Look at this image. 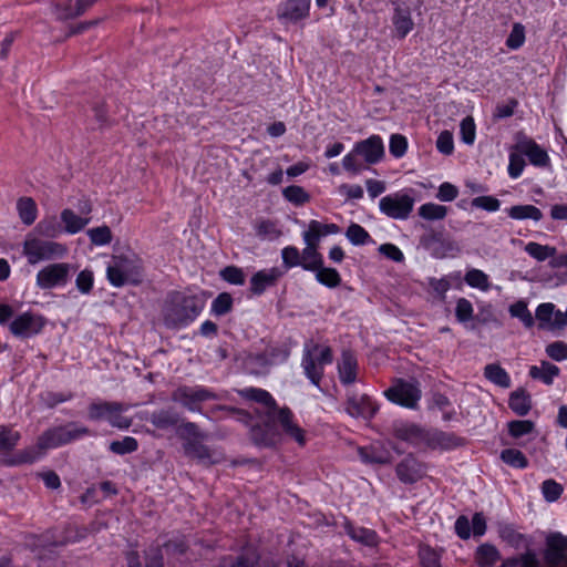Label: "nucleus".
<instances>
[{
  "label": "nucleus",
  "instance_id": "28",
  "mask_svg": "<svg viewBox=\"0 0 567 567\" xmlns=\"http://www.w3.org/2000/svg\"><path fill=\"white\" fill-rule=\"evenodd\" d=\"M239 394L245 399L252 400V401L261 404V406H262L261 413L266 414L267 416H269V414H271L272 412H275L278 409L275 400L272 399L270 393L267 392L266 390L257 389V388H248V389L240 390Z\"/></svg>",
  "mask_w": 567,
  "mask_h": 567
},
{
  "label": "nucleus",
  "instance_id": "38",
  "mask_svg": "<svg viewBox=\"0 0 567 567\" xmlns=\"http://www.w3.org/2000/svg\"><path fill=\"white\" fill-rule=\"evenodd\" d=\"M150 421L158 429L166 430L171 426H175L179 416L177 413L169 410H161L152 413Z\"/></svg>",
  "mask_w": 567,
  "mask_h": 567
},
{
  "label": "nucleus",
  "instance_id": "39",
  "mask_svg": "<svg viewBox=\"0 0 567 567\" xmlns=\"http://www.w3.org/2000/svg\"><path fill=\"white\" fill-rule=\"evenodd\" d=\"M419 216L425 220H442L447 215V208L435 203H425L419 207Z\"/></svg>",
  "mask_w": 567,
  "mask_h": 567
},
{
  "label": "nucleus",
  "instance_id": "54",
  "mask_svg": "<svg viewBox=\"0 0 567 567\" xmlns=\"http://www.w3.org/2000/svg\"><path fill=\"white\" fill-rule=\"evenodd\" d=\"M19 440H20L19 432L12 431L10 429H2L0 431V451L1 452L12 451L16 447Z\"/></svg>",
  "mask_w": 567,
  "mask_h": 567
},
{
  "label": "nucleus",
  "instance_id": "15",
  "mask_svg": "<svg viewBox=\"0 0 567 567\" xmlns=\"http://www.w3.org/2000/svg\"><path fill=\"white\" fill-rule=\"evenodd\" d=\"M282 258L288 267L301 266L307 270L318 269L322 265L318 250H282Z\"/></svg>",
  "mask_w": 567,
  "mask_h": 567
},
{
  "label": "nucleus",
  "instance_id": "14",
  "mask_svg": "<svg viewBox=\"0 0 567 567\" xmlns=\"http://www.w3.org/2000/svg\"><path fill=\"white\" fill-rule=\"evenodd\" d=\"M70 265L53 264L44 267L37 276V284L42 289H50L68 281Z\"/></svg>",
  "mask_w": 567,
  "mask_h": 567
},
{
  "label": "nucleus",
  "instance_id": "7",
  "mask_svg": "<svg viewBox=\"0 0 567 567\" xmlns=\"http://www.w3.org/2000/svg\"><path fill=\"white\" fill-rule=\"evenodd\" d=\"M268 419L275 421L281 437L286 436L288 440L295 441L298 445L305 446L306 432L295 421L292 412L288 408H278L275 412L269 414Z\"/></svg>",
  "mask_w": 567,
  "mask_h": 567
},
{
  "label": "nucleus",
  "instance_id": "6",
  "mask_svg": "<svg viewBox=\"0 0 567 567\" xmlns=\"http://www.w3.org/2000/svg\"><path fill=\"white\" fill-rule=\"evenodd\" d=\"M414 198L406 192H396L382 197L379 202V209L385 216L404 220L413 210Z\"/></svg>",
  "mask_w": 567,
  "mask_h": 567
},
{
  "label": "nucleus",
  "instance_id": "18",
  "mask_svg": "<svg viewBox=\"0 0 567 567\" xmlns=\"http://www.w3.org/2000/svg\"><path fill=\"white\" fill-rule=\"evenodd\" d=\"M426 474V466L414 456L408 455L396 465V475L405 484H412Z\"/></svg>",
  "mask_w": 567,
  "mask_h": 567
},
{
  "label": "nucleus",
  "instance_id": "41",
  "mask_svg": "<svg viewBox=\"0 0 567 567\" xmlns=\"http://www.w3.org/2000/svg\"><path fill=\"white\" fill-rule=\"evenodd\" d=\"M395 436L412 445H419L424 440L422 430L415 425H404L395 430Z\"/></svg>",
  "mask_w": 567,
  "mask_h": 567
},
{
  "label": "nucleus",
  "instance_id": "33",
  "mask_svg": "<svg viewBox=\"0 0 567 567\" xmlns=\"http://www.w3.org/2000/svg\"><path fill=\"white\" fill-rule=\"evenodd\" d=\"M95 0H70L65 6L58 7V18L68 20L82 14Z\"/></svg>",
  "mask_w": 567,
  "mask_h": 567
},
{
  "label": "nucleus",
  "instance_id": "26",
  "mask_svg": "<svg viewBox=\"0 0 567 567\" xmlns=\"http://www.w3.org/2000/svg\"><path fill=\"white\" fill-rule=\"evenodd\" d=\"M64 544L63 540L50 543L47 537L38 538L33 546L34 550H38L39 566L54 567L56 560L54 548Z\"/></svg>",
  "mask_w": 567,
  "mask_h": 567
},
{
  "label": "nucleus",
  "instance_id": "40",
  "mask_svg": "<svg viewBox=\"0 0 567 567\" xmlns=\"http://www.w3.org/2000/svg\"><path fill=\"white\" fill-rule=\"evenodd\" d=\"M431 444L433 447L449 450L463 445V439L453 433L436 432L431 437Z\"/></svg>",
  "mask_w": 567,
  "mask_h": 567
},
{
  "label": "nucleus",
  "instance_id": "62",
  "mask_svg": "<svg viewBox=\"0 0 567 567\" xmlns=\"http://www.w3.org/2000/svg\"><path fill=\"white\" fill-rule=\"evenodd\" d=\"M284 196L287 200L295 204H303L308 200V195L300 186H288L284 189Z\"/></svg>",
  "mask_w": 567,
  "mask_h": 567
},
{
  "label": "nucleus",
  "instance_id": "31",
  "mask_svg": "<svg viewBox=\"0 0 567 567\" xmlns=\"http://www.w3.org/2000/svg\"><path fill=\"white\" fill-rule=\"evenodd\" d=\"M359 455L364 463L386 464L391 462V453L381 445L360 447Z\"/></svg>",
  "mask_w": 567,
  "mask_h": 567
},
{
  "label": "nucleus",
  "instance_id": "53",
  "mask_svg": "<svg viewBox=\"0 0 567 567\" xmlns=\"http://www.w3.org/2000/svg\"><path fill=\"white\" fill-rule=\"evenodd\" d=\"M138 447L137 441L134 437L126 436L122 441H113L110 444V450L115 454H127L135 452Z\"/></svg>",
  "mask_w": 567,
  "mask_h": 567
},
{
  "label": "nucleus",
  "instance_id": "20",
  "mask_svg": "<svg viewBox=\"0 0 567 567\" xmlns=\"http://www.w3.org/2000/svg\"><path fill=\"white\" fill-rule=\"evenodd\" d=\"M354 148L367 164H375L384 155L383 141L379 135H372L364 141L355 143Z\"/></svg>",
  "mask_w": 567,
  "mask_h": 567
},
{
  "label": "nucleus",
  "instance_id": "24",
  "mask_svg": "<svg viewBox=\"0 0 567 567\" xmlns=\"http://www.w3.org/2000/svg\"><path fill=\"white\" fill-rule=\"evenodd\" d=\"M338 231L339 227L336 224H322L318 220H311L308 229L303 233L307 248H316L321 238Z\"/></svg>",
  "mask_w": 567,
  "mask_h": 567
},
{
  "label": "nucleus",
  "instance_id": "43",
  "mask_svg": "<svg viewBox=\"0 0 567 567\" xmlns=\"http://www.w3.org/2000/svg\"><path fill=\"white\" fill-rule=\"evenodd\" d=\"M176 434L184 440V442H188V440H204L206 435L199 430L197 424L193 422H184L176 429Z\"/></svg>",
  "mask_w": 567,
  "mask_h": 567
},
{
  "label": "nucleus",
  "instance_id": "44",
  "mask_svg": "<svg viewBox=\"0 0 567 567\" xmlns=\"http://www.w3.org/2000/svg\"><path fill=\"white\" fill-rule=\"evenodd\" d=\"M556 250H529L532 256L539 261H544L549 258V264L554 268L567 267V255L560 254L554 256L553 252Z\"/></svg>",
  "mask_w": 567,
  "mask_h": 567
},
{
  "label": "nucleus",
  "instance_id": "56",
  "mask_svg": "<svg viewBox=\"0 0 567 567\" xmlns=\"http://www.w3.org/2000/svg\"><path fill=\"white\" fill-rule=\"evenodd\" d=\"M317 270V279L321 284L328 287H337L340 284V276L336 269L321 268L320 266Z\"/></svg>",
  "mask_w": 567,
  "mask_h": 567
},
{
  "label": "nucleus",
  "instance_id": "17",
  "mask_svg": "<svg viewBox=\"0 0 567 567\" xmlns=\"http://www.w3.org/2000/svg\"><path fill=\"white\" fill-rule=\"evenodd\" d=\"M545 559L548 567H567V537L559 534L548 537Z\"/></svg>",
  "mask_w": 567,
  "mask_h": 567
},
{
  "label": "nucleus",
  "instance_id": "48",
  "mask_svg": "<svg viewBox=\"0 0 567 567\" xmlns=\"http://www.w3.org/2000/svg\"><path fill=\"white\" fill-rule=\"evenodd\" d=\"M525 27L522 23H514L506 39V47L511 50H517L525 43Z\"/></svg>",
  "mask_w": 567,
  "mask_h": 567
},
{
  "label": "nucleus",
  "instance_id": "29",
  "mask_svg": "<svg viewBox=\"0 0 567 567\" xmlns=\"http://www.w3.org/2000/svg\"><path fill=\"white\" fill-rule=\"evenodd\" d=\"M258 561V555L251 547L246 548L238 556H227L220 559L217 567H255Z\"/></svg>",
  "mask_w": 567,
  "mask_h": 567
},
{
  "label": "nucleus",
  "instance_id": "57",
  "mask_svg": "<svg viewBox=\"0 0 567 567\" xmlns=\"http://www.w3.org/2000/svg\"><path fill=\"white\" fill-rule=\"evenodd\" d=\"M359 157L361 156L355 152V148L353 147L352 151L342 158L343 168L347 172L358 174L364 167Z\"/></svg>",
  "mask_w": 567,
  "mask_h": 567
},
{
  "label": "nucleus",
  "instance_id": "34",
  "mask_svg": "<svg viewBox=\"0 0 567 567\" xmlns=\"http://www.w3.org/2000/svg\"><path fill=\"white\" fill-rule=\"evenodd\" d=\"M484 377L501 388L507 389L511 386V378L508 373L498 363H489L485 365Z\"/></svg>",
  "mask_w": 567,
  "mask_h": 567
},
{
  "label": "nucleus",
  "instance_id": "27",
  "mask_svg": "<svg viewBox=\"0 0 567 567\" xmlns=\"http://www.w3.org/2000/svg\"><path fill=\"white\" fill-rule=\"evenodd\" d=\"M358 361L353 352L343 350L338 362L340 381L343 384H352L357 380Z\"/></svg>",
  "mask_w": 567,
  "mask_h": 567
},
{
  "label": "nucleus",
  "instance_id": "46",
  "mask_svg": "<svg viewBox=\"0 0 567 567\" xmlns=\"http://www.w3.org/2000/svg\"><path fill=\"white\" fill-rule=\"evenodd\" d=\"M555 306L553 303H542L537 307L535 317L539 321L540 328H553L555 317Z\"/></svg>",
  "mask_w": 567,
  "mask_h": 567
},
{
  "label": "nucleus",
  "instance_id": "64",
  "mask_svg": "<svg viewBox=\"0 0 567 567\" xmlns=\"http://www.w3.org/2000/svg\"><path fill=\"white\" fill-rule=\"evenodd\" d=\"M546 353L556 361L567 359V344L563 341H556L547 346Z\"/></svg>",
  "mask_w": 567,
  "mask_h": 567
},
{
  "label": "nucleus",
  "instance_id": "59",
  "mask_svg": "<svg viewBox=\"0 0 567 567\" xmlns=\"http://www.w3.org/2000/svg\"><path fill=\"white\" fill-rule=\"evenodd\" d=\"M465 281L470 286L476 287V288H480L483 290H486L488 288L487 276L478 269H472V270L467 271V274L465 275Z\"/></svg>",
  "mask_w": 567,
  "mask_h": 567
},
{
  "label": "nucleus",
  "instance_id": "61",
  "mask_svg": "<svg viewBox=\"0 0 567 567\" xmlns=\"http://www.w3.org/2000/svg\"><path fill=\"white\" fill-rule=\"evenodd\" d=\"M389 148H390V153L394 157L400 158L406 152L408 141H406V138L404 136L399 135V134H394L390 138V146H389Z\"/></svg>",
  "mask_w": 567,
  "mask_h": 567
},
{
  "label": "nucleus",
  "instance_id": "60",
  "mask_svg": "<svg viewBox=\"0 0 567 567\" xmlns=\"http://www.w3.org/2000/svg\"><path fill=\"white\" fill-rule=\"evenodd\" d=\"M542 491L548 502H555L561 495L563 486L554 480H546L543 482Z\"/></svg>",
  "mask_w": 567,
  "mask_h": 567
},
{
  "label": "nucleus",
  "instance_id": "35",
  "mask_svg": "<svg viewBox=\"0 0 567 567\" xmlns=\"http://www.w3.org/2000/svg\"><path fill=\"white\" fill-rule=\"evenodd\" d=\"M559 373V368L555 364H551L547 361H542L540 365H533L529 369V375L533 379H539L545 384L549 385L553 383L554 378Z\"/></svg>",
  "mask_w": 567,
  "mask_h": 567
},
{
  "label": "nucleus",
  "instance_id": "8",
  "mask_svg": "<svg viewBox=\"0 0 567 567\" xmlns=\"http://www.w3.org/2000/svg\"><path fill=\"white\" fill-rule=\"evenodd\" d=\"M79 213H75L71 208H64L61 212L60 219L63 231L74 235L80 233L89 225L91 218L89 215L92 212V205L89 199H81L78 205Z\"/></svg>",
  "mask_w": 567,
  "mask_h": 567
},
{
  "label": "nucleus",
  "instance_id": "11",
  "mask_svg": "<svg viewBox=\"0 0 567 567\" xmlns=\"http://www.w3.org/2000/svg\"><path fill=\"white\" fill-rule=\"evenodd\" d=\"M172 398L189 411H198V404L215 399V394L202 386H179L174 391Z\"/></svg>",
  "mask_w": 567,
  "mask_h": 567
},
{
  "label": "nucleus",
  "instance_id": "2",
  "mask_svg": "<svg viewBox=\"0 0 567 567\" xmlns=\"http://www.w3.org/2000/svg\"><path fill=\"white\" fill-rule=\"evenodd\" d=\"M202 308L195 296L173 293L164 307V321L168 327L186 324L198 316Z\"/></svg>",
  "mask_w": 567,
  "mask_h": 567
},
{
  "label": "nucleus",
  "instance_id": "16",
  "mask_svg": "<svg viewBox=\"0 0 567 567\" xmlns=\"http://www.w3.org/2000/svg\"><path fill=\"white\" fill-rule=\"evenodd\" d=\"M43 326L44 322L40 316L25 312L10 323V331L16 337L29 338L39 333Z\"/></svg>",
  "mask_w": 567,
  "mask_h": 567
},
{
  "label": "nucleus",
  "instance_id": "22",
  "mask_svg": "<svg viewBox=\"0 0 567 567\" xmlns=\"http://www.w3.org/2000/svg\"><path fill=\"white\" fill-rule=\"evenodd\" d=\"M281 276L282 271L278 268L262 269L251 277L249 290L252 295L259 296L274 287Z\"/></svg>",
  "mask_w": 567,
  "mask_h": 567
},
{
  "label": "nucleus",
  "instance_id": "63",
  "mask_svg": "<svg viewBox=\"0 0 567 567\" xmlns=\"http://www.w3.org/2000/svg\"><path fill=\"white\" fill-rule=\"evenodd\" d=\"M419 555L423 567H441L439 554L430 547H421Z\"/></svg>",
  "mask_w": 567,
  "mask_h": 567
},
{
  "label": "nucleus",
  "instance_id": "30",
  "mask_svg": "<svg viewBox=\"0 0 567 567\" xmlns=\"http://www.w3.org/2000/svg\"><path fill=\"white\" fill-rule=\"evenodd\" d=\"M16 208L23 225L30 226L37 220L38 205L33 198L28 196L18 198Z\"/></svg>",
  "mask_w": 567,
  "mask_h": 567
},
{
  "label": "nucleus",
  "instance_id": "32",
  "mask_svg": "<svg viewBox=\"0 0 567 567\" xmlns=\"http://www.w3.org/2000/svg\"><path fill=\"white\" fill-rule=\"evenodd\" d=\"M508 405L513 412L519 416L528 414L532 409L530 395L523 388L515 390L511 393Z\"/></svg>",
  "mask_w": 567,
  "mask_h": 567
},
{
  "label": "nucleus",
  "instance_id": "25",
  "mask_svg": "<svg viewBox=\"0 0 567 567\" xmlns=\"http://www.w3.org/2000/svg\"><path fill=\"white\" fill-rule=\"evenodd\" d=\"M311 0H287L278 9V17L296 22L307 17Z\"/></svg>",
  "mask_w": 567,
  "mask_h": 567
},
{
  "label": "nucleus",
  "instance_id": "9",
  "mask_svg": "<svg viewBox=\"0 0 567 567\" xmlns=\"http://www.w3.org/2000/svg\"><path fill=\"white\" fill-rule=\"evenodd\" d=\"M63 233L62 224L58 218L45 216L34 227L25 239L24 248H43L41 238H56Z\"/></svg>",
  "mask_w": 567,
  "mask_h": 567
},
{
  "label": "nucleus",
  "instance_id": "51",
  "mask_svg": "<svg viewBox=\"0 0 567 567\" xmlns=\"http://www.w3.org/2000/svg\"><path fill=\"white\" fill-rule=\"evenodd\" d=\"M501 458L508 465H512L517 468H524L527 466V458L525 455L514 449L504 450L501 454Z\"/></svg>",
  "mask_w": 567,
  "mask_h": 567
},
{
  "label": "nucleus",
  "instance_id": "21",
  "mask_svg": "<svg viewBox=\"0 0 567 567\" xmlns=\"http://www.w3.org/2000/svg\"><path fill=\"white\" fill-rule=\"evenodd\" d=\"M516 150L522 155L528 157L529 162L539 167H544L549 163V156L535 141L524 137L516 144Z\"/></svg>",
  "mask_w": 567,
  "mask_h": 567
},
{
  "label": "nucleus",
  "instance_id": "58",
  "mask_svg": "<svg viewBox=\"0 0 567 567\" xmlns=\"http://www.w3.org/2000/svg\"><path fill=\"white\" fill-rule=\"evenodd\" d=\"M534 423L529 420H516L508 424L509 434L514 437H520L533 431Z\"/></svg>",
  "mask_w": 567,
  "mask_h": 567
},
{
  "label": "nucleus",
  "instance_id": "42",
  "mask_svg": "<svg viewBox=\"0 0 567 567\" xmlns=\"http://www.w3.org/2000/svg\"><path fill=\"white\" fill-rule=\"evenodd\" d=\"M346 236L354 246H364L371 244V238L368 231L358 224L350 225L346 231Z\"/></svg>",
  "mask_w": 567,
  "mask_h": 567
},
{
  "label": "nucleus",
  "instance_id": "45",
  "mask_svg": "<svg viewBox=\"0 0 567 567\" xmlns=\"http://www.w3.org/2000/svg\"><path fill=\"white\" fill-rule=\"evenodd\" d=\"M509 313L512 317L518 318L525 324L530 328L534 326V317L528 310L525 301L519 300L509 307Z\"/></svg>",
  "mask_w": 567,
  "mask_h": 567
},
{
  "label": "nucleus",
  "instance_id": "4",
  "mask_svg": "<svg viewBox=\"0 0 567 567\" xmlns=\"http://www.w3.org/2000/svg\"><path fill=\"white\" fill-rule=\"evenodd\" d=\"M332 362V351L330 347H322L318 343H307L302 359V367L310 381L318 385L322 375L323 367Z\"/></svg>",
  "mask_w": 567,
  "mask_h": 567
},
{
  "label": "nucleus",
  "instance_id": "52",
  "mask_svg": "<svg viewBox=\"0 0 567 567\" xmlns=\"http://www.w3.org/2000/svg\"><path fill=\"white\" fill-rule=\"evenodd\" d=\"M460 133L461 140L467 144L472 145L475 142L476 137V125L472 116H466L462 120L460 124Z\"/></svg>",
  "mask_w": 567,
  "mask_h": 567
},
{
  "label": "nucleus",
  "instance_id": "3",
  "mask_svg": "<svg viewBox=\"0 0 567 567\" xmlns=\"http://www.w3.org/2000/svg\"><path fill=\"white\" fill-rule=\"evenodd\" d=\"M89 433L90 430L87 427L75 422H69L64 425L54 426L43 432L38 439L37 446L41 451L54 449L69 444Z\"/></svg>",
  "mask_w": 567,
  "mask_h": 567
},
{
  "label": "nucleus",
  "instance_id": "5",
  "mask_svg": "<svg viewBox=\"0 0 567 567\" xmlns=\"http://www.w3.org/2000/svg\"><path fill=\"white\" fill-rule=\"evenodd\" d=\"M126 406L120 402H93L89 406V417L91 420L106 419L112 426L118 429H128L132 420L122 415Z\"/></svg>",
  "mask_w": 567,
  "mask_h": 567
},
{
  "label": "nucleus",
  "instance_id": "36",
  "mask_svg": "<svg viewBox=\"0 0 567 567\" xmlns=\"http://www.w3.org/2000/svg\"><path fill=\"white\" fill-rule=\"evenodd\" d=\"M507 214L511 218L517 220L532 219L538 221L543 218V213L534 205H516L508 208Z\"/></svg>",
  "mask_w": 567,
  "mask_h": 567
},
{
  "label": "nucleus",
  "instance_id": "23",
  "mask_svg": "<svg viewBox=\"0 0 567 567\" xmlns=\"http://www.w3.org/2000/svg\"><path fill=\"white\" fill-rule=\"evenodd\" d=\"M377 411L375 405L373 404L370 396L365 394H351L348 398L347 402V412L354 417H364L369 419L374 415Z\"/></svg>",
  "mask_w": 567,
  "mask_h": 567
},
{
  "label": "nucleus",
  "instance_id": "37",
  "mask_svg": "<svg viewBox=\"0 0 567 567\" xmlns=\"http://www.w3.org/2000/svg\"><path fill=\"white\" fill-rule=\"evenodd\" d=\"M348 535L355 542L365 546L373 547L379 543L377 533L372 529L364 527L348 526Z\"/></svg>",
  "mask_w": 567,
  "mask_h": 567
},
{
  "label": "nucleus",
  "instance_id": "55",
  "mask_svg": "<svg viewBox=\"0 0 567 567\" xmlns=\"http://www.w3.org/2000/svg\"><path fill=\"white\" fill-rule=\"evenodd\" d=\"M220 277L231 284L241 286L245 284V275L243 270L236 266H227L219 272Z\"/></svg>",
  "mask_w": 567,
  "mask_h": 567
},
{
  "label": "nucleus",
  "instance_id": "13",
  "mask_svg": "<svg viewBox=\"0 0 567 567\" xmlns=\"http://www.w3.org/2000/svg\"><path fill=\"white\" fill-rule=\"evenodd\" d=\"M186 456L197 460L200 464L209 466L225 460L220 451L212 450L202 443V440H188L183 444Z\"/></svg>",
  "mask_w": 567,
  "mask_h": 567
},
{
  "label": "nucleus",
  "instance_id": "50",
  "mask_svg": "<svg viewBox=\"0 0 567 567\" xmlns=\"http://www.w3.org/2000/svg\"><path fill=\"white\" fill-rule=\"evenodd\" d=\"M87 235L95 246H105L112 240V233L107 226L92 228L87 231Z\"/></svg>",
  "mask_w": 567,
  "mask_h": 567
},
{
  "label": "nucleus",
  "instance_id": "49",
  "mask_svg": "<svg viewBox=\"0 0 567 567\" xmlns=\"http://www.w3.org/2000/svg\"><path fill=\"white\" fill-rule=\"evenodd\" d=\"M233 308V297L228 292L219 293L212 303V311L217 316L228 313Z\"/></svg>",
  "mask_w": 567,
  "mask_h": 567
},
{
  "label": "nucleus",
  "instance_id": "10",
  "mask_svg": "<svg viewBox=\"0 0 567 567\" xmlns=\"http://www.w3.org/2000/svg\"><path fill=\"white\" fill-rule=\"evenodd\" d=\"M385 395L392 402L413 409L421 398V390L414 383L399 380L385 391Z\"/></svg>",
  "mask_w": 567,
  "mask_h": 567
},
{
  "label": "nucleus",
  "instance_id": "12",
  "mask_svg": "<svg viewBox=\"0 0 567 567\" xmlns=\"http://www.w3.org/2000/svg\"><path fill=\"white\" fill-rule=\"evenodd\" d=\"M250 437L256 445L261 447H272L281 442V433L276 422L270 421L266 414H264L262 423L251 427Z\"/></svg>",
  "mask_w": 567,
  "mask_h": 567
},
{
  "label": "nucleus",
  "instance_id": "19",
  "mask_svg": "<svg viewBox=\"0 0 567 567\" xmlns=\"http://www.w3.org/2000/svg\"><path fill=\"white\" fill-rule=\"evenodd\" d=\"M394 35L404 39L414 28L411 9L404 3L394 2L391 18Z\"/></svg>",
  "mask_w": 567,
  "mask_h": 567
},
{
  "label": "nucleus",
  "instance_id": "1",
  "mask_svg": "<svg viewBox=\"0 0 567 567\" xmlns=\"http://www.w3.org/2000/svg\"><path fill=\"white\" fill-rule=\"evenodd\" d=\"M106 276L114 287L140 285L144 276L142 260L134 252L115 255L107 266Z\"/></svg>",
  "mask_w": 567,
  "mask_h": 567
},
{
  "label": "nucleus",
  "instance_id": "47",
  "mask_svg": "<svg viewBox=\"0 0 567 567\" xmlns=\"http://www.w3.org/2000/svg\"><path fill=\"white\" fill-rule=\"evenodd\" d=\"M499 558L498 550L492 545H482L476 553V560L481 566H491Z\"/></svg>",
  "mask_w": 567,
  "mask_h": 567
}]
</instances>
